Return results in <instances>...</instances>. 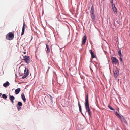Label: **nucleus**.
<instances>
[{
    "label": "nucleus",
    "instance_id": "393cba45",
    "mask_svg": "<svg viewBox=\"0 0 130 130\" xmlns=\"http://www.w3.org/2000/svg\"><path fill=\"white\" fill-rule=\"evenodd\" d=\"M113 0H111V3L112 4H113Z\"/></svg>",
    "mask_w": 130,
    "mask_h": 130
},
{
    "label": "nucleus",
    "instance_id": "4468645a",
    "mask_svg": "<svg viewBox=\"0 0 130 130\" xmlns=\"http://www.w3.org/2000/svg\"><path fill=\"white\" fill-rule=\"evenodd\" d=\"M21 98L24 103L25 102L26 99L25 97L24 94L23 93H22L21 94Z\"/></svg>",
    "mask_w": 130,
    "mask_h": 130
},
{
    "label": "nucleus",
    "instance_id": "a211bd4d",
    "mask_svg": "<svg viewBox=\"0 0 130 130\" xmlns=\"http://www.w3.org/2000/svg\"><path fill=\"white\" fill-rule=\"evenodd\" d=\"M46 45L47 48V50H46V52L47 53H49L50 52V50L49 48V46L47 44H46Z\"/></svg>",
    "mask_w": 130,
    "mask_h": 130
},
{
    "label": "nucleus",
    "instance_id": "f8f14e48",
    "mask_svg": "<svg viewBox=\"0 0 130 130\" xmlns=\"http://www.w3.org/2000/svg\"><path fill=\"white\" fill-rule=\"evenodd\" d=\"M121 49L119 50V51H118V55H119V56H120V61L122 62V58L121 57Z\"/></svg>",
    "mask_w": 130,
    "mask_h": 130
},
{
    "label": "nucleus",
    "instance_id": "f3484780",
    "mask_svg": "<svg viewBox=\"0 0 130 130\" xmlns=\"http://www.w3.org/2000/svg\"><path fill=\"white\" fill-rule=\"evenodd\" d=\"M20 91V89L18 88L16 89L15 91V93L16 94H18Z\"/></svg>",
    "mask_w": 130,
    "mask_h": 130
},
{
    "label": "nucleus",
    "instance_id": "6ab92c4d",
    "mask_svg": "<svg viewBox=\"0 0 130 130\" xmlns=\"http://www.w3.org/2000/svg\"><path fill=\"white\" fill-rule=\"evenodd\" d=\"M17 105L18 106H22V104L21 102H18V103Z\"/></svg>",
    "mask_w": 130,
    "mask_h": 130
},
{
    "label": "nucleus",
    "instance_id": "f03ea898",
    "mask_svg": "<svg viewBox=\"0 0 130 130\" xmlns=\"http://www.w3.org/2000/svg\"><path fill=\"white\" fill-rule=\"evenodd\" d=\"M14 36V34L12 32H9L8 34L6 37V39L9 40H11L13 39Z\"/></svg>",
    "mask_w": 130,
    "mask_h": 130
},
{
    "label": "nucleus",
    "instance_id": "423d86ee",
    "mask_svg": "<svg viewBox=\"0 0 130 130\" xmlns=\"http://www.w3.org/2000/svg\"><path fill=\"white\" fill-rule=\"evenodd\" d=\"M127 120V118L126 119L122 116V124H123L124 126L128 125V123Z\"/></svg>",
    "mask_w": 130,
    "mask_h": 130
},
{
    "label": "nucleus",
    "instance_id": "1a4fd4ad",
    "mask_svg": "<svg viewBox=\"0 0 130 130\" xmlns=\"http://www.w3.org/2000/svg\"><path fill=\"white\" fill-rule=\"evenodd\" d=\"M10 99L13 104L14 103V100L15 99V97L13 96L9 95Z\"/></svg>",
    "mask_w": 130,
    "mask_h": 130
},
{
    "label": "nucleus",
    "instance_id": "20e7f679",
    "mask_svg": "<svg viewBox=\"0 0 130 130\" xmlns=\"http://www.w3.org/2000/svg\"><path fill=\"white\" fill-rule=\"evenodd\" d=\"M23 60L27 63H28L30 62V57L29 56L26 55L24 56Z\"/></svg>",
    "mask_w": 130,
    "mask_h": 130
},
{
    "label": "nucleus",
    "instance_id": "ddd939ff",
    "mask_svg": "<svg viewBox=\"0 0 130 130\" xmlns=\"http://www.w3.org/2000/svg\"><path fill=\"white\" fill-rule=\"evenodd\" d=\"M10 84L7 81L6 83L3 84V85L4 87H7L8 86H9Z\"/></svg>",
    "mask_w": 130,
    "mask_h": 130
},
{
    "label": "nucleus",
    "instance_id": "dca6fc26",
    "mask_svg": "<svg viewBox=\"0 0 130 130\" xmlns=\"http://www.w3.org/2000/svg\"><path fill=\"white\" fill-rule=\"evenodd\" d=\"M112 5V6L113 10L114 12H116L117 11V9L115 7V5L113 4Z\"/></svg>",
    "mask_w": 130,
    "mask_h": 130
},
{
    "label": "nucleus",
    "instance_id": "a878e982",
    "mask_svg": "<svg viewBox=\"0 0 130 130\" xmlns=\"http://www.w3.org/2000/svg\"><path fill=\"white\" fill-rule=\"evenodd\" d=\"M79 111H80V112H81V110H82L81 108H79Z\"/></svg>",
    "mask_w": 130,
    "mask_h": 130
},
{
    "label": "nucleus",
    "instance_id": "6e6552de",
    "mask_svg": "<svg viewBox=\"0 0 130 130\" xmlns=\"http://www.w3.org/2000/svg\"><path fill=\"white\" fill-rule=\"evenodd\" d=\"M24 22L23 23V26L22 29V33L21 34V35L22 36L24 34V30H25V22L24 21Z\"/></svg>",
    "mask_w": 130,
    "mask_h": 130
},
{
    "label": "nucleus",
    "instance_id": "f257e3e1",
    "mask_svg": "<svg viewBox=\"0 0 130 130\" xmlns=\"http://www.w3.org/2000/svg\"><path fill=\"white\" fill-rule=\"evenodd\" d=\"M85 101V105L86 109L87 111L88 112L89 116L91 117L92 116V113L89 108V104L88 102V94H87L86 95Z\"/></svg>",
    "mask_w": 130,
    "mask_h": 130
},
{
    "label": "nucleus",
    "instance_id": "9d476101",
    "mask_svg": "<svg viewBox=\"0 0 130 130\" xmlns=\"http://www.w3.org/2000/svg\"><path fill=\"white\" fill-rule=\"evenodd\" d=\"M29 74V71L27 69V71L26 72V73L24 75L23 77H22V78L23 79H24L28 75V74Z\"/></svg>",
    "mask_w": 130,
    "mask_h": 130
},
{
    "label": "nucleus",
    "instance_id": "7ed1b4c3",
    "mask_svg": "<svg viewBox=\"0 0 130 130\" xmlns=\"http://www.w3.org/2000/svg\"><path fill=\"white\" fill-rule=\"evenodd\" d=\"M90 13L91 14V16L92 19L94 21L95 17L94 11V9L93 8V6L91 8L90 11Z\"/></svg>",
    "mask_w": 130,
    "mask_h": 130
},
{
    "label": "nucleus",
    "instance_id": "2eb2a0df",
    "mask_svg": "<svg viewBox=\"0 0 130 130\" xmlns=\"http://www.w3.org/2000/svg\"><path fill=\"white\" fill-rule=\"evenodd\" d=\"M115 115L117 116V117L119 118V119L121 120V116L119 114H118L117 111H115Z\"/></svg>",
    "mask_w": 130,
    "mask_h": 130
},
{
    "label": "nucleus",
    "instance_id": "0eeeda50",
    "mask_svg": "<svg viewBox=\"0 0 130 130\" xmlns=\"http://www.w3.org/2000/svg\"><path fill=\"white\" fill-rule=\"evenodd\" d=\"M87 40V37L86 35H85L82 38V44H84Z\"/></svg>",
    "mask_w": 130,
    "mask_h": 130
},
{
    "label": "nucleus",
    "instance_id": "39448f33",
    "mask_svg": "<svg viewBox=\"0 0 130 130\" xmlns=\"http://www.w3.org/2000/svg\"><path fill=\"white\" fill-rule=\"evenodd\" d=\"M111 59L113 63L115 64H118V61L116 58L114 57H111Z\"/></svg>",
    "mask_w": 130,
    "mask_h": 130
},
{
    "label": "nucleus",
    "instance_id": "cd10ccee",
    "mask_svg": "<svg viewBox=\"0 0 130 130\" xmlns=\"http://www.w3.org/2000/svg\"><path fill=\"white\" fill-rule=\"evenodd\" d=\"M26 70V69H25V70H24V71H25H25Z\"/></svg>",
    "mask_w": 130,
    "mask_h": 130
},
{
    "label": "nucleus",
    "instance_id": "5701e85b",
    "mask_svg": "<svg viewBox=\"0 0 130 130\" xmlns=\"http://www.w3.org/2000/svg\"><path fill=\"white\" fill-rule=\"evenodd\" d=\"M114 76H117V72L115 71H114Z\"/></svg>",
    "mask_w": 130,
    "mask_h": 130
},
{
    "label": "nucleus",
    "instance_id": "b1692460",
    "mask_svg": "<svg viewBox=\"0 0 130 130\" xmlns=\"http://www.w3.org/2000/svg\"><path fill=\"white\" fill-rule=\"evenodd\" d=\"M78 106H79V109L81 108V107L80 104H79V102H78Z\"/></svg>",
    "mask_w": 130,
    "mask_h": 130
},
{
    "label": "nucleus",
    "instance_id": "c85d7f7f",
    "mask_svg": "<svg viewBox=\"0 0 130 130\" xmlns=\"http://www.w3.org/2000/svg\"><path fill=\"white\" fill-rule=\"evenodd\" d=\"M2 95V94L1 93H0V95Z\"/></svg>",
    "mask_w": 130,
    "mask_h": 130
},
{
    "label": "nucleus",
    "instance_id": "9b49d317",
    "mask_svg": "<svg viewBox=\"0 0 130 130\" xmlns=\"http://www.w3.org/2000/svg\"><path fill=\"white\" fill-rule=\"evenodd\" d=\"M89 52L91 55L92 57L93 58H94L95 57V55L94 54L91 50H89Z\"/></svg>",
    "mask_w": 130,
    "mask_h": 130
},
{
    "label": "nucleus",
    "instance_id": "aec40b11",
    "mask_svg": "<svg viewBox=\"0 0 130 130\" xmlns=\"http://www.w3.org/2000/svg\"><path fill=\"white\" fill-rule=\"evenodd\" d=\"M2 97L4 99H6L7 98V96L5 94H3L2 96Z\"/></svg>",
    "mask_w": 130,
    "mask_h": 130
},
{
    "label": "nucleus",
    "instance_id": "4be33fe9",
    "mask_svg": "<svg viewBox=\"0 0 130 130\" xmlns=\"http://www.w3.org/2000/svg\"><path fill=\"white\" fill-rule=\"evenodd\" d=\"M17 107L18 108V109L19 111L21 109V108L20 106H18V105H17Z\"/></svg>",
    "mask_w": 130,
    "mask_h": 130
},
{
    "label": "nucleus",
    "instance_id": "412c9836",
    "mask_svg": "<svg viewBox=\"0 0 130 130\" xmlns=\"http://www.w3.org/2000/svg\"><path fill=\"white\" fill-rule=\"evenodd\" d=\"M108 107L111 110H115V109L114 108H113L112 107H111L110 105H108Z\"/></svg>",
    "mask_w": 130,
    "mask_h": 130
},
{
    "label": "nucleus",
    "instance_id": "bb28decb",
    "mask_svg": "<svg viewBox=\"0 0 130 130\" xmlns=\"http://www.w3.org/2000/svg\"><path fill=\"white\" fill-rule=\"evenodd\" d=\"M23 53L25 54H26V52H23Z\"/></svg>",
    "mask_w": 130,
    "mask_h": 130
}]
</instances>
